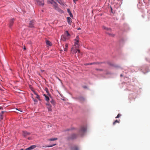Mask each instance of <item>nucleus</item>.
<instances>
[{
  "label": "nucleus",
  "instance_id": "1",
  "mask_svg": "<svg viewBox=\"0 0 150 150\" xmlns=\"http://www.w3.org/2000/svg\"><path fill=\"white\" fill-rule=\"evenodd\" d=\"M87 130V126L86 125H82L79 130V134L81 135H83L86 133Z\"/></svg>",
  "mask_w": 150,
  "mask_h": 150
},
{
  "label": "nucleus",
  "instance_id": "2",
  "mask_svg": "<svg viewBox=\"0 0 150 150\" xmlns=\"http://www.w3.org/2000/svg\"><path fill=\"white\" fill-rule=\"evenodd\" d=\"M48 2L52 4L54 8L56 10H59V9L57 6V4L56 3L54 0H48Z\"/></svg>",
  "mask_w": 150,
  "mask_h": 150
},
{
  "label": "nucleus",
  "instance_id": "3",
  "mask_svg": "<svg viewBox=\"0 0 150 150\" xmlns=\"http://www.w3.org/2000/svg\"><path fill=\"white\" fill-rule=\"evenodd\" d=\"M79 38L78 36H77L76 38L74 39V47L76 48H78L79 45Z\"/></svg>",
  "mask_w": 150,
  "mask_h": 150
},
{
  "label": "nucleus",
  "instance_id": "4",
  "mask_svg": "<svg viewBox=\"0 0 150 150\" xmlns=\"http://www.w3.org/2000/svg\"><path fill=\"white\" fill-rule=\"evenodd\" d=\"M74 47L73 46L71 48V51L73 54L76 53H78V54H79V55L81 54V53L80 51V50H79L77 49V48H76V50H75L74 49Z\"/></svg>",
  "mask_w": 150,
  "mask_h": 150
},
{
  "label": "nucleus",
  "instance_id": "5",
  "mask_svg": "<svg viewBox=\"0 0 150 150\" xmlns=\"http://www.w3.org/2000/svg\"><path fill=\"white\" fill-rule=\"evenodd\" d=\"M35 1L40 6H43L44 5V0H35Z\"/></svg>",
  "mask_w": 150,
  "mask_h": 150
},
{
  "label": "nucleus",
  "instance_id": "6",
  "mask_svg": "<svg viewBox=\"0 0 150 150\" xmlns=\"http://www.w3.org/2000/svg\"><path fill=\"white\" fill-rule=\"evenodd\" d=\"M35 23V21H30L29 23V27L30 28H34V25Z\"/></svg>",
  "mask_w": 150,
  "mask_h": 150
},
{
  "label": "nucleus",
  "instance_id": "7",
  "mask_svg": "<svg viewBox=\"0 0 150 150\" xmlns=\"http://www.w3.org/2000/svg\"><path fill=\"white\" fill-rule=\"evenodd\" d=\"M69 38V37H67L64 34L63 35H62L61 37V39L62 40L64 41H65L67 40Z\"/></svg>",
  "mask_w": 150,
  "mask_h": 150
},
{
  "label": "nucleus",
  "instance_id": "8",
  "mask_svg": "<svg viewBox=\"0 0 150 150\" xmlns=\"http://www.w3.org/2000/svg\"><path fill=\"white\" fill-rule=\"evenodd\" d=\"M36 147V145H32L30 146V147L28 148H26L25 150H32L35 148Z\"/></svg>",
  "mask_w": 150,
  "mask_h": 150
},
{
  "label": "nucleus",
  "instance_id": "9",
  "mask_svg": "<svg viewBox=\"0 0 150 150\" xmlns=\"http://www.w3.org/2000/svg\"><path fill=\"white\" fill-rule=\"evenodd\" d=\"M22 134L24 137H26L27 136L29 135L30 133L26 131H24L23 132Z\"/></svg>",
  "mask_w": 150,
  "mask_h": 150
},
{
  "label": "nucleus",
  "instance_id": "10",
  "mask_svg": "<svg viewBox=\"0 0 150 150\" xmlns=\"http://www.w3.org/2000/svg\"><path fill=\"white\" fill-rule=\"evenodd\" d=\"M14 21V19H12L10 20L9 21V26L10 28H11L12 26V25L13 24V23Z\"/></svg>",
  "mask_w": 150,
  "mask_h": 150
},
{
  "label": "nucleus",
  "instance_id": "11",
  "mask_svg": "<svg viewBox=\"0 0 150 150\" xmlns=\"http://www.w3.org/2000/svg\"><path fill=\"white\" fill-rule=\"evenodd\" d=\"M77 137V135L74 134H72L70 138L69 139H74L75 138H76Z\"/></svg>",
  "mask_w": 150,
  "mask_h": 150
},
{
  "label": "nucleus",
  "instance_id": "12",
  "mask_svg": "<svg viewBox=\"0 0 150 150\" xmlns=\"http://www.w3.org/2000/svg\"><path fill=\"white\" fill-rule=\"evenodd\" d=\"M103 29L106 30L108 31H111V29L110 28H107L104 26H103Z\"/></svg>",
  "mask_w": 150,
  "mask_h": 150
},
{
  "label": "nucleus",
  "instance_id": "13",
  "mask_svg": "<svg viewBox=\"0 0 150 150\" xmlns=\"http://www.w3.org/2000/svg\"><path fill=\"white\" fill-rule=\"evenodd\" d=\"M67 21L68 22V23L70 25H71V23L72 22L71 19L69 17H67Z\"/></svg>",
  "mask_w": 150,
  "mask_h": 150
},
{
  "label": "nucleus",
  "instance_id": "14",
  "mask_svg": "<svg viewBox=\"0 0 150 150\" xmlns=\"http://www.w3.org/2000/svg\"><path fill=\"white\" fill-rule=\"evenodd\" d=\"M67 12L68 13H69L70 16L71 17H73V16L72 14V13H71V12L70 11L69 9H67Z\"/></svg>",
  "mask_w": 150,
  "mask_h": 150
},
{
  "label": "nucleus",
  "instance_id": "15",
  "mask_svg": "<svg viewBox=\"0 0 150 150\" xmlns=\"http://www.w3.org/2000/svg\"><path fill=\"white\" fill-rule=\"evenodd\" d=\"M64 35L68 37H69V36H70V34L68 33L67 31H65V32L64 33Z\"/></svg>",
  "mask_w": 150,
  "mask_h": 150
},
{
  "label": "nucleus",
  "instance_id": "16",
  "mask_svg": "<svg viewBox=\"0 0 150 150\" xmlns=\"http://www.w3.org/2000/svg\"><path fill=\"white\" fill-rule=\"evenodd\" d=\"M51 107L52 106L51 105H49L47 107V108L48 109V111H52Z\"/></svg>",
  "mask_w": 150,
  "mask_h": 150
},
{
  "label": "nucleus",
  "instance_id": "17",
  "mask_svg": "<svg viewBox=\"0 0 150 150\" xmlns=\"http://www.w3.org/2000/svg\"><path fill=\"white\" fill-rule=\"evenodd\" d=\"M44 96H45V100L47 101H48L50 100L48 96H47L46 95L44 94Z\"/></svg>",
  "mask_w": 150,
  "mask_h": 150
},
{
  "label": "nucleus",
  "instance_id": "18",
  "mask_svg": "<svg viewBox=\"0 0 150 150\" xmlns=\"http://www.w3.org/2000/svg\"><path fill=\"white\" fill-rule=\"evenodd\" d=\"M71 150H78V149L77 146H74L72 147Z\"/></svg>",
  "mask_w": 150,
  "mask_h": 150
},
{
  "label": "nucleus",
  "instance_id": "19",
  "mask_svg": "<svg viewBox=\"0 0 150 150\" xmlns=\"http://www.w3.org/2000/svg\"><path fill=\"white\" fill-rule=\"evenodd\" d=\"M140 0H138L139 3L137 4V6L138 9H140L141 7V5L140 4Z\"/></svg>",
  "mask_w": 150,
  "mask_h": 150
},
{
  "label": "nucleus",
  "instance_id": "20",
  "mask_svg": "<svg viewBox=\"0 0 150 150\" xmlns=\"http://www.w3.org/2000/svg\"><path fill=\"white\" fill-rule=\"evenodd\" d=\"M46 44L47 45H48L49 46H51V42L50 41H49L48 40H47L46 41Z\"/></svg>",
  "mask_w": 150,
  "mask_h": 150
},
{
  "label": "nucleus",
  "instance_id": "21",
  "mask_svg": "<svg viewBox=\"0 0 150 150\" xmlns=\"http://www.w3.org/2000/svg\"><path fill=\"white\" fill-rule=\"evenodd\" d=\"M57 139V138H52L50 139H48L50 141H55Z\"/></svg>",
  "mask_w": 150,
  "mask_h": 150
},
{
  "label": "nucleus",
  "instance_id": "22",
  "mask_svg": "<svg viewBox=\"0 0 150 150\" xmlns=\"http://www.w3.org/2000/svg\"><path fill=\"white\" fill-rule=\"evenodd\" d=\"M51 103L53 105H55V101L53 100H52L50 101Z\"/></svg>",
  "mask_w": 150,
  "mask_h": 150
},
{
  "label": "nucleus",
  "instance_id": "23",
  "mask_svg": "<svg viewBox=\"0 0 150 150\" xmlns=\"http://www.w3.org/2000/svg\"><path fill=\"white\" fill-rule=\"evenodd\" d=\"M107 33L109 35L111 36V37H114V35L113 34L110 33Z\"/></svg>",
  "mask_w": 150,
  "mask_h": 150
},
{
  "label": "nucleus",
  "instance_id": "24",
  "mask_svg": "<svg viewBox=\"0 0 150 150\" xmlns=\"http://www.w3.org/2000/svg\"><path fill=\"white\" fill-rule=\"evenodd\" d=\"M79 99L80 100L83 101L84 100V98L83 97H80L79 98Z\"/></svg>",
  "mask_w": 150,
  "mask_h": 150
},
{
  "label": "nucleus",
  "instance_id": "25",
  "mask_svg": "<svg viewBox=\"0 0 150 150\" xmlns=\"http://www.w3.org/2000/svg\"><path fill=\"white\" fill-rule=\"evenodd\" d=\"M96 64V63L95 62H93V63H91L89 64H86V65H92L93 64Z\"/></svg>",
  "mask_w": 150,
  "mask_h": 150
},
{
  "label": "nucleus",
  "instance_id": "26",
  "mask_svg": "<svg viewBox=\"0 0 150 150\" xmlns=\"http://www.w3.org/2000/svg\"><path fill=\"white\" fill-rule=\"evenodd\" d=\"M121 116V115L120 114H118L117 116L115 117L116 118H119L120 116Z\"/></svg>",
  "mask_w": 150,
  "mask_h": 150
},
{
  "label": "nucleus",
  "instance_id": "27",
  "mask_svg": "<svg viewBox=\"0 0 150 150\" xmlns=\"http://www.w3.org/2000/svg\"><path fill=\"white\" fill-rule=\"evenodd\" d=\"M5 112L4 111H2L1 112L0 114V115L1 116H3V114Z\"/></svg>",
  "mask_w": 150,
  "mask_h": 150
},
{
  "label": "nucleus",
  "instance_id": "28",
  "mask_svg": "<svg viewBox=\"0 0 150 150\" xmlns=\"http://www.w3.org/2000/svg\"><path fill=\"white\" fill-rule=\"evenodd\" d=\"M118 122L119 123V122L117 120H116L113 123V125H114L116 123Z\"/></svg>",
  "mask_w": 150,
  "mask_h": 150
},
{
  "label": "nucleus",
  "instance_id": "29",
  "mask_svg": "<svg viewBox=\"0 0 150 150\" xmlns=\"http://www.w3.org/2000/svg\"><path fill=\"white\" fill-rule=\"evenodd\" d=\"M35 94L36 95V98H39V96L38 95L37 93H35Z\"/></svg>",
  "mask_w": 150,
  "mask_h": 150
},
{
  "label": "nucleus",
  "instance_id": "30",
  "mask_svg": "<svg viewBox=\"0 0 150 150\" xmlns=\"http://www.w3.org/2000/svg\"><path fill=\"white\" fill-rule=\"evenodd\" d=\"M55 145H56V144H53L52 145L48 146L47 147H52V146H54Z\"/></svg>",
  "mask_w": 150,
  "mask_h": 150
},
{
  "label": "nucleus",
  "instance_id": "31",
  "mask_svg": "<svg viewBox=\"0 0 150 150\" xmlns=\"http://www.w3.org/2000/svg\"><path fill=\"white\" fill-rule=\"evenodd\" d=\"M68 44H66L65 45V47L66 48L68 47Z\"/></svg>",
  "mask_w": 150,
  "mask_h": 150
},
{
  "label": "nucleus",
  "instance_id": "32",
  "mask_svg": "<svg viewBox=\"0 0 150 150\" xmlns=\"http://www.w3.org/2000/svg\"><path fill=\"white\" fill-rule=\"evenodd\" d=\"M3 116H0V119H1V120L3 119Z\"/></svg>",
  "mask_w": 150,
  "mask_h": 150
},
{
  "label": "nucleus",
  "instance_id": "33",
  "mask_svg": "<svg viewBox=\"0 0 150 150\" xmlns=\"http://www.w3.org/2000/svg\"><path fill=\"white\" fill-rule=\"evenodd\" d=\"M78 0H73L74 2L75 3H76V2Z\"/></svg>",
  "mask_w": 150,
  "mask_h": 150
},
{
  "label": "nucleus",
  "instance_id": "34",
  "mask_svg": "<svg viewBox=\"0 0 150 150\" xmlns=\"http://www.w3.org/2000/svg\"><path fill=\"white\" fill-rule=\"evenodd\" d=\"M64 50L65 51H67V48H65Z\"/></svg>",
  "mask_w": 150,
  "mask_h": 150
},
{
  "label": "nucleus",
  "instance_id": "35",
  "mask_svg": "<svg viewBox=\"0 0 150 150\" xmlns=\"http://www.w3.org/2000/svg\"><path fill=\"white\" fill-rule=\"evenodd\" d=\"M56 0L60 4H61V3H60L59 2V1H61V0Z\"/></svg>",
  "mask_w": 150,
  "mask_h": 150
},
{
  "label": "nucleus",
  "instance_id": "36",
  "mask_svg": "<svg viewBox=\"0 0 150 150\" xmlns=\"http://www.w3.org/2000/svg\"><path fill=\"white\" fill-rule=\"evenodd\" d=\"M34 101L35 102H37V100H35V99H34Z\"/></svg>",
  "mask_w": 150,
  "mask_h": 150
},
{
  "label": "nucleus",
  "instance_id": "37",
  "mask_svg": "<svg viewBox=\"0 0 150 150\" xmlns=\"http://www.w3.org/2000/svg\"><path fill=\"white\" fill-rule=\"evenodd\" d=\"M46 105H47V106H48V105H50V104L49 103H46Z\"/></svg>",
  "mask_w": 150,
  "mask_h": 150
},
{
  "label": "nucleus",
  "instance_id": "38",
  "mask_svg": "<svg viewBox=\"0 0 150 150\" xmlns=\"http://www.w3.org/2000/svg\"><path fill=\"white\" fill-rule=\"evenodd\" d=\"M3 109V108L2 107H0V110Z\"/></svg>",
  "mask_w": 150,
  "mask_h": 150
},
{
  "label": "nucleus",
  "instance_id": "39",
  "mask_svg": "<svg viewBox=\"0 0 150 150\" xmlns=\"http://www.w3.org/2000/svg\"><path fill=\"white\" fill-rule=\"evenodd\" d=\"M23 49H24V50H26V48H25V47H24Z\"/></svg>",
  "mask_w": 150,
  "mask_h": 150
},
{
  "label": "nucleus",
  "instance_id": "40",
  "mask_svg": "<svg viewBox=\"0 0 150 150\" xmlns=\"http://www.w3.org/2000/svg\"><path fill=\"white\" fill-rule=\"evenodd\" d=\"M81 29V28H79L78 29V30H80Z\"/></svg>",
  "mask_w": 150,
  "mask_h": 150
},
{
  "label": "nucleus",
  "instance_id": "41",
  "mask_svg": "<svg viewBox=\"0 0 150 150\" xmlns=\"http://www.w3.org/2000/svg\"><path fill=\"white\" fill-rule=\"evenodd\" d=\"M83 88H86V86H84V87H83Z\"/></svg>",
  "mask_w": 150,
  "mask_h": 150
},
{
  "label": "nucleus",
  "instance_id": "42",
  "mask_svg": "<svg viewBox=\"0 0 150 150\" xmlns=\"http://www.w3.org/2000/svg\"><path fill=\"white\" fill-rule=\"evenodd\" d=\"M59 10H58V11H59V10H61V11H62V10H61L60 9H59ZM57 10L58 11V10Z\"/></svg>",
  "mask_w": 150,
  "mask_h": 150
},
{
  "label": "nucleus",
  "instance_id": "43",
  "mask_svg": "<svg viewBox=\"0 0 150 150\" xmlns=\"http://www.w3.org/2000/svg\"><path fill=\"white\" fill-rule=\"evenodd\" d=\"M120 76H122V74H121L120 75Z\"/></svg>",
  "mask_w": 150,
  "mask_h": 150
},
{
  "label": "nucleus",
  "instance_id": "44",
  "mask_svg": "<svg viewBox=\"0 0 150 150\" xmlns=\"http://www.w3.org/2000/svg\"><path fill=\"white\" fill-rule=\"evenodd\" d=\"M110 64V65H112V64Z\"/></svg>",
  "mask_w": 150,
  "mask_h": 150
},
{
  "label": "nucleus",
  "instance_id": "45",
  "mask_svg": "<svg viewBox=\"0 0 150 150\" xmlns=\"http://www.w3.org/2000/svg\"><path fill=\"white\" fill-rule=\"evenodd\" d=\"M20 150H23V149H21Z\"/></svg>",
  "mask_w": 150,
  "mask_h": 150
},
{
  "label": "nucleus",
  "instance_id": "46",
  "mask_svg": "<svg viewBox=\"0 0 150 150\" xmlns=\"http://www.w3.org/2000/svg\"><path fill=\"white\" fill-rule=\"evenodd\" d=\"M97 70H101V69H97Z\"/></svg>",
  "mask_w": 150,
  "mask_h": 150
}]
</instances>
